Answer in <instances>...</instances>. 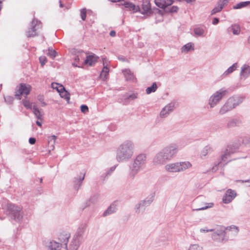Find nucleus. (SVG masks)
Wrapping results in <instances>:
<instances>
[{"label": "nucleus", "instance_id": "1", "mask_svg": "<svg viewBox=\"0 0 250 250\" xmlns=\"http://www.w3.org/2000/svg\"><path fill=\"white\" fill-rule=\"evenodd\" d=\"M134 144L130 140H126L121 144L116 150V159L118 162L127 161L133 155Z\"/></svg>", "mask_w": 250, "mask_h": 250}, {"label": "nucleus", "instance_id": "2", "mask_svg": "<svg viewBox=\"0 0 250 250\" xmlns=\"http://www.w3.org/2000/svg\"><path fill=\"white\" fill-rule=\"evenodd\" d=\"M244 99V98L241 96H232L229 98L220 108L219 114L223 115L232 110L242 103Z\"/></svg>", "mask_w": 250, "mask_h": 250}, {"label": "nucleus", "instance_id": "3", "mask_svg": "<svg viewBox=\"0 0 250 250\" xmlns=\"http://www.w3.org/2000/svg\"><path fill=\"white\" fill-rule=\"evenodd\" d=\"M146 160V156L145 154H140L137 156L130 167L129 176L131 178L133 179L139 171L145 167Z\"/></svg>", "mask_w": 250, "mask_h": 250}, {"label": "nucleus", "instance_id": "4", "mask_svg": "<svg viewBox=\"0 0 250 250\" xmlns=\"http://www.w3.org/2000/svg\"><path fill=\"white\" fill-rule=\"evenodd\" d=\"M239 147L234 144L228 145L226 148L221 151L220 158L218 162V165L225 166L231 161V155L238 151Z\"/></svg>", "mask_w": 250, "mask_h": 250}, {"label": "nucleus", "instance_id": "5", "mask_svg": "<svg viewBox=\"0 0 250 250\" xmlns=\"http://www.w3.org/2000/svg\"><path fill=\"white\" fill-rule=\"evenodd\" d=\"M86 227L84 225L80 227L73 235L67 250H77L83 240V235Z\"/></svg>", "mask_w": 250, "mask_h": 250}, {"label": "nucleus", "instance_id": "6", "mask_svg": "<svg viewBox=\"0 0 250 250\" xmlns=\"http://www.w3.org/2000/svg\"><path fill=\"white\" fill-rule=\"evenodd\" d=\"M191 166L190 163L188 161L178 162L166 165L165 169L168 172L176 173L183 172Z\"/></svg>", "mask_w": 250, "mask_h": 250}, {"label": "nucleus", "instance_id": "7", "mask_svg": "<svg viewBox=\"0 0 250 250\" xmlns=\"http://www.w3.org/2000/svg\"><path fill=\"white\" fill-rule=\"evenodd\" d=\"M228 94V91L225 88H221L214 92L209 98L208 104L210 108L218 104Z\"/></svg>", "mask_w": 250, "mask_h": 250}, {"label": "nucleus", "instance_id": "8", "mask_svg": "<svg viewBox=\"0 0 250 250\" xmlns=\"http://www.w3.org/2000/svg\"><path fill=\"white\" fill-rule=\"evenodd\" d=\"M178 150V146L175 143L169 144L161 150L168 161H171L176 156Z\"/></svg>", "mask_w": 250, "mask_h": 250}, {"label": "nucleus", "instance_id": "9", "mask_svg": "<svg viewBox=\"0 0 250 250\" xmlns=\"http://www.w3.org/2000/svg\"><path fill=\"white\" fill-rule=\"evenodd\" d=\"M7 209L9 211L12 217L16 221H21L22 218L21 208L15 204L9 203L7 204Z\"/></svg>", "mask_w": 250, "mask_h": 250}, {"label": "nucleus", "instance_id": "10", "mask_svg": "<svg viewBox=\"0 0 250 250\" xmlns=\"http://www.w3.org/2000/svg\"><path fill=\"white\" fill-rule=\"evenodd\" d=\"M154 200V196L147 197L144 200H141L136 204L134 207V210L136 213L140 214L143 213L146 208L149 206Z\"/></svg>", "mask_w": 250, "mask_h": 250}, {"label": "nucleus", "instance_id": "11", "mask_svg": "<svg viewBox=\"0 0 250 250\" xmlns=\"http://www.w3.org/2000/svg\"><path fill=\"white\" fill-rule=\"evenodd\" d=\"M225 228L222 226H217L214 229H212L213 233L211 235L212 239L217 242H222L225 239L226 234Z\"/></svg>", "mask_w": 250, "mask_h": 250}, {"label": "nucleus", "instance_id": "12", "mask_svg": "<svg viewBox=\"0 0 250 250\" xmlns=\"http://www.w3.org/2000/svg\"><path fill=\"white\" fill-rule=\"evenodd\" d=\"M42 27L40 21L34 19L32 21L28 30L26 32V35L28 38L34 37L38 35L37 31Z\"/></svg>", "mask_w": 250, "mask_h": 250}, {"label": "nucleus", "instance_id": "13", "mask_svg": "<svg viewBox=\"0 0 250 250\" xmlns=\"http://www.w3.org/2000/svg\"><path fill=\"white\" fill-rule=\"evenodd\" d=\"M167 162H168V160L161 150L155 155L152 160L153 165L157 167L163 166Z\"/></svg>", "mask_w": 250, "mask_h": 250}, {"label": "nucleus", "instance_id": "14", "mask_svg": "<svg viewBox=\"0 0 250 250\" xmlns=\"http://www.w3.org/2000/svg\"><path fill=\"white\" fill-rule=\"evenodd\" d=\"M31 86L25 83H21L18 89L16 92L15 96L18 99H21V95H25V96L28 95L30 92Z\"/></svg>", "mask_w": 250, "mask_h": 250}, {"label": "nucleus", "instance_id": "15", "mask_svg": "<svg viewBox=\"0 0 250 250\" xmlns=\"http://www.w3.org/2000/svg\"><path fill=\"white\" fill-rule=\"evenodd\" d=\"M43 245L49 250H61L62 248V244L54 240L44 241Z\"/></svg>", "mask_w": 250, "mask_h": 250}, {"label": "nucleus", "instance_id": "16", "mask_svg": "<svg viewBox=\"0 0 250 250\" xmlns=\"http://www.w3.org/2000/svg\"><path fill=\"white\" fill-rule=\"evenodd\" d=\"M174 108V103L171 102L167 104L161 110L160 113V117L162 118H165L167 117L170 113L173 111Z\"/></svg>", "mask_w": 250, "mask_h": 250}, {"label": "nucleus", "instance_id": "17", "mask_svg": "<svg viewBox=\"0 0 250 250\" xmlns=\"http://www.w3.org/2000/svg\"><path fill=\"white\" fill-rule=\"evenodd\" d=\"M236 192L231 189H228L223 197V202L225 204L230 203L236 196Z\"/></svg>", "mask_w": 250, "mask_h": 250}, {"label": "nucleus", "instance_id": "18", "mask_svg": "<svg viewBox=\"0 0 250 250\" xmlns=\"http://www.w3.org/2000/svg\"><path fill=\"white\" fill-rule=\"evenodd\" d=\"M142 14H150L152 12L149 0H142L141 8L139 10Z\"/></svg>", "mask_w": 250, "mask_h": 250}, {"label": "nucleus", "instance_id": "19", "mask_svg": "<svg viewBox=\"0 0 250 250\" xmlns=\"http://www.w3.org/2000/svg\"><path fill=\"white\" fill-rule=\"evenodd\" d=\"M70 237V234L68 232H62L58 236L59 242L64 245L66 249H67V243L69 238Z\"/></svg>", "mask_w": 250, "mask_h": 250}, {"label": "nucleus", "instance_id": "20", "mask_svg": "<svg viewBox=\"0 0 250 250\" xmlns=\"http://www.w3.org/2000/svg\"><path fill=\"white\" fill-rule=\"evenodd\" d=\"M250 74V66L244 64L241 68L240 77L241 80H246Z\"/></svg>", "mask_w": 250, "mask_h": 250}, {"label": "nucleus", "instance_id": "21", "mask_svg": "<svg viewBox=\"0 0 250 250\" xmlns=\"http://www.w3.org/2000/svg\"><path fill=\"white\" fill-rule=\"evenodd\" d=\"M173 1V0H154L156 5L158 7L163 9L172 4Z\"/></svg>", "mask_w": 250, "mask_h": 250}, {"label": "nucleus", "instance_id": "22", "mask_svg": "<svg viewBox=\"0 0 250 250\" xmlns=\"http://www.w3.org/2000/svg\"><path fill=\"white\" fill-rule=\"evenodd\" d=\"M98 59V57L94 54L87 55L86 59L84 60V63L85 64L92 66L97 61Z\"/></svg>", "mask_w": 250, "mask_h": 250}, {"label": "nucleus", "instance_id": "23", "mask_svg": "<svg viewBox=\"0 0 250 250\" xmlns=\"http://www.w3.org/2000/svg\"><path fill=\"white\" fill-rule=\"evenodd\" d=\"M242 123L241 120L239 118H233L229 120L227 124V127L229 128L239 126Z\"/></svg>", "mask_w": 250, "mask_h": 250}, {"label": "nucleus", "instance_id": "24", "mask_svg": "<svg viewBox=\"0 0 250 250\" xmlns=\"http://www.w3.org/2000/svg\"><path fill=\"white\" fill-rule=\"evenodd\" d=\"M84 174H81L79 178H75L74 180V187L76 190H78L81 187L82 181L84 178Z\"/></svg>", "mask_w": 250, "mask_h": 250}, {"label": "nucleus", "instance_id": "25", "mask_svg": "<svg viewBox=\"0 0 250 250\" xmlns=\"http://www.w3.org/2000/svg\"><path fill=\"white\" fill-rule=\"evenodd\" d=\"M56 139L57 137L54 135L48 137V145L49 151L54 149Z\"/></svg>", "mask_w": 250, "mask_h": 250}, {"label": "nucleus", "instance_id": "26", "mask_svg": "<svg viewBox=\"0 0 250 250\" xmlns=\"http://www.w3.org/2000/svg\"><path fill=\"white\" fill-rule=\"evenodd\" d=\"M225 229L226 234L228 233L229 235H236L239 231L238 228L235 226H231Z\"/></svg>", "mask_w": 250, "mask_h": 250}, {"label": "nucleus", "instance_id": "27", "mask_svg": "<svg viewBox=\"0 0 250 250\" xmlns=\"http://www.w3.org/2000/svg\"><path fill=\"white\" fill-rule=\"evenodd\" d=\"M213 148L209 145L205 146L202 150L200 156L201 158L206 156L208 154L211 153L213 152Z\"/></svg>", "mask_w": 250, "mask_h": 250}, {"label": "nucleus", "instance_id": "28", "mask_svg": "<svg viewBox=\"0 0 250 250\" xmlns=\"http://www.w3.org/2000/svg\"><path fill=\"white\" fill-rule=\"evenodd\" d=\"M194 33L196 36L198 37H205L206 35V32L205 28L201 27H196L194 29Z\"/></svg>", "mask_w": 250, "mask_h": 250}, {"label": "nucleus", "instance_id": "29", "mask_svg": "<svg viewBox=\"0 0 250 250\" xmlns=\"http://www.w3.org/2000/svg\"><path fill=\"white\" fill-rule=\"evenodd\" d=\"M125 7L127 8L129 10L132 11L133 12H137L140 10V7L138 6H136L135 4L126 2L124 3Z\"/></svg>", "mask_w": 250, "mask_h": 250}, {"label": "nucleus", "instance_id": "30", "mask_svg": "<svg viewBox=\"0 0 250 250\" xmlns=\"http://www.w3.org/2000/svg\"><path fill=\"white\" fill-rule=\"evenodd\" d=\"M117 210L116 205L115 203L111 205L104 212L103 216L105 217L111 214L116 211Z\"/></svg>", "mask_w": 250, "mask_h": 250}, {"label": "nucleus", "instance_id": "31", "mask_svg": "<svg viewBox=\"0 0 250 250\" xmlns=\"http://www.w3.org/2000/svg\"><path fill=\"white\" fill-rule=\"evenodd\" d=\"M194 44L191 42H189L184 45L181 48L182 53H188L190 51L194 50Z\"/></svg>", "mask_w": 250, "mask_h": 250}, {"label": "nucleus", "instance_id": "32", "mask_svg": "<svg viewBox=\"0 0 250 250\" xmlns=\"http://www.w3.org/2000/svg\"><path fill=\"white\" fill-rule=\"evenodd\" d=\"M33 112L37 119L39 120H42V114L41 113L39 109L37 108V105L34 103L33 106Z\"/></svg>", "mask_w": 250, "mask_h": 250}, {"label": "nucleus", "instance_id": "33", "mask_svg": "<svg viewBox=\"0 0 250 250\" xmlns=\"http://www.w3.org/2000/svg\"><path fill=\"white\" fill-rule=\"evenodd\" d=\"M238 67V64L237 63H233L231 66H230L229 67L227 70H226L224 73L223 74L222 76H227L229 75V74L232 73L233 71H234Z\"/></svg>", "mask_w": 250, "mask_h": 250}, {"label": "nucleus", "instance_id": "34", "mask_svg": "<svg viewBox=\"0 0 250 250\" xmlns=\"http://www.w3.org/2000/svg\"><path fill=\"white\" fill-rule=\"evenodd\" d=\"M123 72L126 81H131L134 79V76L129 69L123 70Z\"/></svg>", "mask_w": 250, "mask_h": 250}, {"label": "nucleus", "instance_id": "35", "mask_svg": "<svg viewBox=\"0 0 250 250\" xmlns=\"http://www.w3.org/2000/svg\"><path fill=\"white\" fill-rule=\"evenodd\" d=\"M250 5V1H241L237 3L233 6V9H239L242 8L248 7Z\"/></svg>", "mask_w": 250, "mask_h": 250}, {"label": "nucleus", "instance_id": "36", "mask_svg": "<svg viewBox=\"0 0 250 250\" xmlns=\"http://www.w3.org/2000/svg\"><path fill=\"white\" fill-rule=\"evenodd\" d=\"M51 85L53 89H56L60 93H62V91H65L64 87L61 84L57 83H52Z\"/></svg>", "mask_w": 250, "mask_h": 250}, {"label": "nucleus", "instance_id": "37", "mask_svg": "<svg viewBox=\"0 0 250 250\" xmlns=\"http://www.w3.org/2000/svg\"><path fill=\"white\" fill-rule=\"evenodd\" d=\"M109 71V68L107 66H104L100 75L101 79L103 80L106 79Z\"/></svg>", "mask_w": 250, "mask_h": 250}, {"label": "nucleus", "instance_id": "38", "mask_svg": "<svg viewBox=\"0 0 250 250\" xmlns=\"http://www.w3.org/2000/svg\"><path fill=\"white\" fill-rule=\"evenodd\" d=\"M234 35H238L240 32V27L238 24H233L230 27Z\"/></svg>", "mask_w": 250, "mask_h": 250}, {"label": "nucleus", "instance_id": "39", "mask_svg": "<svg viewBox=\"0 0 250 250\" xmlns=\"http://www.w3.org/2000/svg\"><path fill=\"white\" fill-rule=\"evenodd\" d=\"M157 84H156V83H153L152 85L151 86L148 87L146 89V93L147 94H149L152 92H155L156 90H157Z\"/></svg>", "mask_w": 250, "mask_h": 250}, {"label": "nucleus", "instance_id": "40", "mask_svg": "<svg viewBox=\"0 0 250 250\" xmlns=\"http://www.w3.org/2000/svg\"><path fill=\"white\" fill-rule=\"evenodd\" d=\"M84 59V57L83 56V54L82 53H80L79 54H78L74 58V61L75 62L72 63V65L76 67H79V66L76 63L77 62H79L80 60H83Z\"/></svg>", "mask_w": 250, "mask_h": 250}, {"label": "nucleus", "instance_id": "41", "mask_svg": "<svg viewBox=\"0 0 250 250\" xmlns=\"http://www.w3.org/2000/svg\"><path fill=\"white\" fill-rule=\"evenodd\" d=\"M188 250H203V248L198 244H192L189 245Z\"/></svg>", "mask_w": 250, "mask_h": 250}, {"label": "nucleus", "instance_id": "42", "mask_svg": "<svg viewBox=\"0 0 250 250\" xmlns=\"http://www.w3.org/2000/svg\"><path fill=\"white\" fill-rule=\"evenodd\" d=\"M24 106L28 109H33L34 104L31 103L29 101L23 100L22 101Z\"/></svg>", "mask_w": 250, "mask_h": 250}, {"label": "nucleus", "instance_id": "43", "mask_svg": "<svg viewBox=\"0 0 250 250\" xmlns=\"http://www.w3.org/2000/svg\"><path fill=\"white\" fill-rule=\"evenodd\" d=\"M57 52L55 50L49 48L48 50V52L47 53V55L50 57L52 58H54L57 55Z\"/></svg>", "mask_w": 250, "mask_h": 250}, {"label": "nucleus", "instance_id": "44", "mask_svg": "<svg viewBox=\"0 0 250 250\" xmlns=\"http://www.w3.org/2000/svg\"><path fill=\"white\" fill-rule=\"evenodd\" d=\"M222 9V7L216 4V6L211 10V15H214L216 13L220 12Z\"/></svg>", "mask_w": 250, "mask_h": 250}, {"label": "nucleus", "instance_id": "45", "mask_svg": "<svg viewBox=\"0 0 250 250\" xmlns=\"http://www.w3.org/2000/svg\"><path fill=\"white\" fill-rule=\"evenodd\" d=\"M60 94L62 97L64 98L67 101H69L70 100L69 94L65 89V91H62V93H60Z\"/></svg>", "mask_w": 250, "mask_h": 250}, {"label": "nucleus", "instance_id": "46", "mask_svg": "<svg viewBox=\"0 0 250 250\" xmlns=\"http://www.w3.org/2000/svg\"><path fill=\"white\" fill-rule=\"evenodd\" d=\"M137 93H132L129 95H126L125 97V99L130 100H134L137 98Z\"/></svg>", "mask_w": 250, "mask_h": 250}, {"label": "nucleus", "instance_id": "47", "mask_svg": "<svg viewBox=\"0 0 250 250\" xmlns=\"http://www.w3.org/2000/svg\"><path fill=\"white\" fill-rule=\"evenodd\" d=\"M228 0H219L217 3V5H219L220 6L222 7V9L223 8L225 5H226L228 3Z\"/></svg>", "mask_w": 250, "mask_h": 250}, {"label": "nucleus", "instance_id": "48", "mask_svg": "<svg viewBox=\"0 0 250 250\" xmlns=\"http://www.w3.org/2000/svg\"><path fill=\"white\" fill-rule=\"evenodd\" d=\"M86 16V9L83 8L81 10V17L83 21H84L85 20Z\"/></svg>", "mask_w": 250, "mask_h": 250}, {"label": "nucleus", "instance_id": "49", "mask_svg": "<svg viewBox=\"0 0 250 250\" xmlns=\"http://www.w3.org/2000/svg\"><path fill=\"white\" fill-rule=\"evenodd\" d=\"M213 203H209V204H208V206H204L201 208H196L195 210H197V211L204 210V209H207L208 208H211L213 206Z\"/></svg>", "mask_w": 250, "mask_h": 250}, {"label": "nucleus", "instance_id": "50", "mask_svg": "<svg viewBox=\"0 0 250 250\" xmlns=\"http://www.w3.org/2000/svg\"><path fill=\"white\" fill-rule=\"evenodd\" d=\"M40 62L42 66L44 65L47 62V59L45 56H41L39 58Z\"/></svg>", "mask_w": 250, "mask_h": 250}, {"label": "nucleus", "instance_id": "51", "mask_svg": "<svg viewBox=\"0 0 250 250\" xmlns=\"http://www.w3.org/2000/svg\"><path fill=\"white\" fill-rule=\"evenodd\" d=\"M81 111L83 113H86L88 111V108L86 105H82L81 106Z\"/></svg>", "mask_w": 250, "mask_h": 250}, {"label": "nucleus", "instance_id": "52", "mask_svg": "<svg viewBox=\"0 0 250 250\" xmlns=\"http://www.w3.org/2000/svg\"><path fill=\"white\" fill-rule=\"evenodd\" d=\"M99 196L98 195H94L90 199V201L92 203H95L98 200Z\"/></svg>", "mask_w": 250, "mask_h": 250}, {"label": "nucleus", "instance_id": "53", "mask_svg": "<svg viewBox=\"0 0 250 250\" xmlns=\"http://www.w3.org/2000/svg\"><path fill=\"white\" fill-rule=\"evenodd\" d=\"M219 166H220V167H223L224 166L223 165H218V163L215 164L212 168L211 169V171L213 172H214L215 171H216L218 169V167Z\"/></svg>", "mask_w": 250, "mask_h": 250}, {"label": "nucleus", "instance_id": "54", "mask_svg": "<svg viewBox=\"0 0 250 250\" xmlns=\"http://www.w3.org/2000/svg\"><path fill=\"white\" fill-rule=\"evenodd\" d=\"M4 99H5V101L9 104H11L12 103L13 100V98L10 96L5 97Z\"/></svg>", "mask_w": 250, "mask_h": 250}, {"label": "nucleus", "instance_id": "55", "mask_svg": "<svg viewBox=\"0 0 250 250\" xmlns=\"http://www.w3.org/2000/svg\"><path fill=\"white\" fill-rule=\"evenodd\" d=\"M212 231H213L212 229H207V228H205L204 229H200V231L202 233L211 232Z\"/></svg>", "mask_w": 250, "mask_h": 250}, {"label": "nucleus", "instance_id": "56", "mask_svg": "<svg viewBox=\"0 0 250 250\" xmlns=\"http://www.w3.org/2000/svg\"><path fill=\"white\" fill-rule=\"evenodd\" d=\"M29 142L31 145H34L36 142V139L34 138H30L29 139Z\"/></svg>", "mask_w": 250, "mask_h": 250}, {"label": "nucleus", "instance_id": "57", "mask_svg": "<svg viewBox=\"0 0 250 250\" xmlns=\"http://www.w3.org/2000/svg\"><path fill=\"white\" fill-rule=\"evenodd\" d=\"M219 19L217 18H214L212 20V23L214 25H216L219 22Z\"/></svg>", "mask_w": 250, "mask_h": 250}, {"label": "nucleus", "instance_id": "58", "mask_svg": "<svg viewBox=\"0 0 250 250\" xmlns=\"http://www.w3.org/2000/svg\"><path fill=\"white\" fill-rule=\"evenodd\" d=\"M178 9V8L177 6H172L171 7V12H176Z\"/></svg>", "mask_w": 250, "mask_h": 250}, {"label": "nucleus", "instance_id": "59", "mask_svg": "<svg viewBox=\"0 0 250 250\" xmlns=\"http://www.w3.org/2000/svg\"><path fill=\"white\" fill-rule=\"evenodd\" d=\"M38 99L40 102H42L44 100L43 97L42 95L38 96Z\"/></svg>", "mask_w": 250, "mask_h": 250}, {"label": "nucleus", "instance_id": "60", "mask_svg": "<svg viewBox=\"0 0 250 250\" xmlns=\"http://www.w3.org/2000/svg\"><path fill=\"white\" fill-rule=\"evenodd\" d=\"M116 35V32L115 31H111L110 32V35L111 36V37H114Z\"/></svg>", "mask_w": 250, "mask_h": 250}, {"label": "nucleus", "instance_id": "61", "mask_svg": "<svg viewBox=\"0 0 250 250\" xmlns=\"http://www.w3.org/2000/svg\"><path fill=\"white\" fill-rule=\"evenodd\" d=\"M36 124L39 126H42V123L40 121H37L36 122Z\"/></svg>", "mask_w": 250, "mask_h": 250}, {"label": "nucleus", "instance_id": "62", "mask_svg": "<svg viewBox=\"0 0 250 250\" xmlns=\"http://www.w3.org/2000/svg\"><path fill=\"white\" fill-rule=\"evenodd\" d=\"M115 168H116V166H113V167H111L110 168V171L111 172H112V171H113L115 170Z\"/></svg>", "mask_w": 250, "mask_h": 250}, {"label": "nucleus", "instance_id": "63", "mask_svg": "<svg viewBox=\"0 0 250 250\" xmlns=\"http://www.w3.org/2000/svg\"><path fill=\"white\" fill-rule=\"evenodd\" d=\"M42 103V106H45L46 105V104L43 102V101L42 102H41Z\"/></svg>", "mask_w": 250, "mask_h": 250}, {"label": "nucleus", "instance_id": "64", "mask_svg": "<svg viewBox=\"0 0 250 250\" xmlns=\"http://www.w3.org/2000/svg\"><path fill=\"white\" fill-rule=\"evenodd\" d=\"M242 182L243 183L245 182V183H249L250 182V179H248V180H246L245 181H242Z\"/></svg>", "mask_w": 250, "mask_h": 250}]
</instances>
